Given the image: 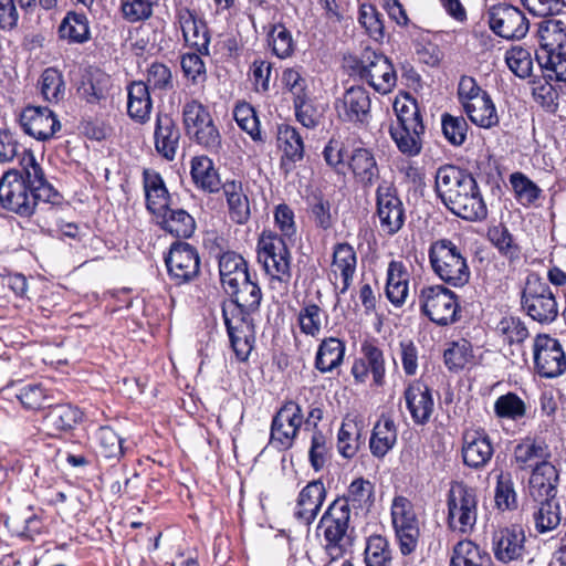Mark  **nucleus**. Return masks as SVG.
Wrapping results in <instances>:
<instances>
[{"label": "nucleus", "instance_id": "obj_1", "mask_svg": "<svg viewBox=\"0 0 566 566\" xmlns=\"http://www.w3.org/2000/svg\"><path fill=\"white\" fill-rule=\"evenodd\" d=\"M230 297L222 302V317L231 347L240 361H247L254 347L255 325L253 315L259 311L262 292L251 274L226 289Z\"/></svg>", "mask_w": 566, "mask_h": 566}, {"label": "nucleus", "instance_id": "obj_2", "mask_svg": "<svg viewBox=\"0 0 566 566\" xmlns=\"http://www.w3.org/2000/svg\"><path fill=\"white\" fill-rule=\"evenodd\" d=\"M21 170L10 169L0 179V206L21 217L33 214L36 205L55 203L60 195L46 180L44 171L30 150L20 159Z\"/></svg>", "mask_w": 566, "mask_h": 566}, {"label": "nucleus", "instance_id": "obj_3", "mask_svg": "<svg viewBox=\"0 0 566 566\" xmlns=\"http://www.w3.org/2000/svg\"><path fill=\"white\" fill-rule=\"evenodd\" d=\"M434 188L446 208L467 221H483L488 207L472 174L453 165L441 166L436 172Z\"/></svg>", "mask_w": 566, "mask_h": 566}, {"label": "nucleus", "instance_id": "obj_4", "mask_svg": "<svg viewBox=\"0 0 566 566\" xmlns=\"http://www.w3.org/2000/svg\"><path fill=\"white\" fill-rule=\"evenodd\" d=\"M536 61L549 78L566 81V22L545 19L538 23Z\"/></svg>", "mask_w": 566, "mask_h": 566}, {"label": "nucleus", "instance_id": "obj_5", "mask_svg": "<svg viewBox=\"0 0 566 566\" xmlns=\"http://www.w3.org/2000/svg\"><path fill=\"white\" fill-rule=\"evenodd\" d=\"M352 510L343 500H334L319 521L323 530L324 549L332 560L342 558L352 546L349 533Z\"/></svg>", "mask_w": 566, "mask_h": 566}, {"label": "nucleus", "instance_id": "obj_6", "mask_svg": "<svg viewBox=\"0 0 566 566\" xmlns=\"http://www.w3.org/2000/svg\"><path fill=\"white\" fill-rule=\"evenodd\" d=\"M521 308L534 322L549 325L558 317L559 306L546 280L536 273L526 276L521 292Z\"/></svg>", "mask_w": 566, "mask_h": 566}, {"label": "nucleus", "instance_id": "obj_7", "mask_svg": "<svg viewBox=\"0 0 566 566\" xmlns=\"http://www.w3.org/2000/svg\"><path fill=\"white\" fill-rule=\"evenodd\" d=\"M429 261L434 274L454 287L464 286L470 280V269L461 249L451 240L441 239L429 248Z\"/></svg>", "mask_w": 566, "mask_h": 566}, {"label": "nucleus", "instance_id": "obj_8", "mask_svg": "<svg viewBox=\"0 0 566 566\" xmlns=\"http://www.w3.org/2000/svg\"><path fill=\"white\" fill-rule=\"evenodd\" d=\"M182 120L185 130L192 140L211 154L220 153L222 148L221 135L205 105L196 99L185 103Z\"/></svg>", "mask_w": 566, "mask_h": 566}, {"label": "nucleus", "instance_id": "obj_9", "mask_svg": "<svg viewBox=\"0 0 566 566\" xmlns=\"http://www.w3.org/2000/svg\"><path fill=\"white\" fill-rule=\"evenodd\" d=\"M448 526L454 532L469 534L478 520V495L475 489L463 482L451 485L448 496Z\"/></svg>", "mask_w": 566, "mask_h": 566}, {"label": "nucleus", "instance_id": "obj_10", "mask_svg": "<svg viewBox=\"0 0 566 566\" xmlns=\"http://www.w3.org/2000/svg\"><path fill=\"white\" fill-rule=\"evenodd\" d=\"M417 302L421 313L439 326H447L458 321V297L454 292L443 285L423 286Z\"/></svg>", "mask_w": 566, "mask_h": 566}, {"label": "nucleus", "instance_id": "obj_11", "mask_svg": "<svg viewBox=\"0 0 566 566\" xmlns=\"http://www.w3.org/2000/svg\"><path fill=\"white\" fill-rule=\"evenodd\" d=\"M355 71L380 94H388L396 86L397 74L390 60L369 48H366L356 61Z\"/></svg>", "mask_w": 566, "mask_h": 566}, {"label": "nucleus", "instance_id": "obj_12", "mask_svg": "<svg viewBox=\"0 0 566 566\" xmlns=\"http://www.w3.org/2000/svg\"><path fill=\"white\" fill-rule=\"evenodd\" d=\"M258 260L265 272L281 282L291 276V254L285 239L277 233L264 230L258 241Z\"/></svg>", "mask_w": 566, "mask_h": 566}, {"label": "nucleus", "instance_id": "obj_13", "mask_svg": "<svg viewBox=\"0 0 566 566\" xmlns=\"http://www.w3.org/2000/svg\"><path fill=\"white\" fill-rule=\"evenodd\" d=\"M303 423L304 415L301 406L293 400L285 401L273 416L270 444L279 451L291 449Z\"/></svg>", "mask_w": 566, "mask_h": 566}, {"label": "nucleus", "instance_id": "obj_14", "mask_svg": "<svg viewBox=\"0 0 566 566\" xmlns=\"http://www.w3.org/2000/svg\"><path fill=\"white\" fill-rule=\"evenodd\" d=\"M391 520L401 554L410 555L418 546L420 531L413 505L407 497L394 499Z\"/></svg>", "mask_w": 566, "mask_h": 566}, {"label": "nucleus", "instance_id": "obj_15", "mask_svg": "<svg viewBox=\"0 0 566 566\" xmlns=\"http://www.w3.org/2000/svg\"><path fill=\"white\" fill-rule=\"evenodd\" d=\"M376 216L380 230L387 235H395L405 224V207L396 187L382 181L376 189Z\"/></svg>", "mask_w": 566, "mask_h": 566}, {"label": "nucleus", "instance_id": "obj_16", "mask_svg": "<svg viewBox=\"0 0 566 566\" xmlns=\"http://www.w3.org/2000/svg\"><path fill=\"white\" fill-rule=\"evenodd\" d=\"M534 365L539 376L555 378L566 370V356L556 338L539 334L534 339Z\"/></svg>", "mask_w": 566, "mask_h": 566}, {"label": "nucleus", "instance_id": "obj_17", "mask_svg": "<svg viewBox=\"0 0 566 566\" xmlns=\"http://www.w3.org/2000/svg\"><path fill=\"white\" fill-rule=\"evenodd\" d=\"M166 265L171 280L176 284L190 282L199 274L200 259L195 247L177 241L171 244Z\"/></svg>", "mask_w": 566, "mask_h": 566}, {"label": "nucleus", "instance_id": "obj_18", "mask_svg": "<svg viewBox=\"0 0 566 566\" xmlns=\"http://www.w3.org/2000/svg\"><path fill=\"white\" fill-rule=\"evenodd\" d=\"M491 30L507 40L522 39L526 35L530 23L525 14L511 4H499L489 11Z\"/></svg>", "mask_w": 566, "mask_h": 566}, {"label": "nucleus", "instance_id": "obj_19", "mask_svg": "<svg viewBox=\"0 0 566 566\" xmlns=\"http://www.w3.org/2000/svg\"><path fill=\"white\" fill-rule=\"evenodd\" d=\"M276 146L281 151L280 170L287 178L305 155L304 142L298 130L287 124L277 126Z\"/></svg>", "mask_w": 566, "mask_h": 566}, {"label": "nucleus", "instance_id": "obj_20", "mask_svg": "<svg viewBox=\"0 0 566 566\" xmlns=\"http://www.w3.org/2000/svg\"><path fill=\"white\" fill-rule=\"evenodd\" d=\"M20 124L25 134L45 142L61 129V123L53 111L45 106H28L20 115Z\"/></svg>", "mask_w": 566, "mask_h": 566}, {"label": "nucleus", "instance_id": "obj_21", "mask_svg": "<svg viewBox=\"0 0 566 566\" xmlns=\"http://www.w3.org/2000/svg\"><path fill=\"white\" fill-rule=\"evenodd\" d=\"M371 99L363 86H352L335 103L338 117L348 123L367 124L370 118Z\"/></svg>", "mask_w": 566, "mask_h": 566}, {"label": "nucleus", "instance_id": "obj_22", "mask_svg": "<svg viewBox=\"0 0 566 566\" xmlns=\"http://www.w3.org/2000/svg\"><path fill=\"white\" fill-rule=\"evenodd\" d=\"M407 409L416 424L423 426L430 421L434 410L432 391L421 380H413L405 389Z\"/></svg>", "mask_w": 566, "mask_h": 566}, {"label": "nucleus", "instance_id": "obj_23", "mask_svg": "<svg viewBox=\"0 0 566 566\" xmlns=\"http://www.w3.org/2000/svg\"><path fill=\"white\" fill-rule=\"evenodd\" d=\"M176 19L187 45L199 54L209 55L210 35L206 23L186 7L177 9Z\"/></svg>", "mask_w": 566, "mask_h": 566}, {"label": "nucleus", "instance_id": "obj_24", "mask_svg": "<svg viewBox=\"0 0 566 566\" xmlns=\"http://www.w3.org/2000/svg\"><path fill=\"white\" fill-rule=\"evenodd\" d=\"M180 129L167 113H158L155 122L154 143L157 153L166 160L172 161L179 149Z\"/></svg>", "mask_w": 566, "mask_h": 566}, {"label": "nucleus", "instance_id": "obj_25", "mask_svg": "<svg viewBox=\"0 0 566 566\" xmlns=\"http://www.w3.org/2000/svg\"><path fill=\"white\" fill-rule=\"evenodd\" d=\"M494 555L502 563L523 559L525 548V534L522 527L513 525L500 530L493 537Z\"/></svg>", "mask_w": 566, "mask_h": 566}, {"label": "nucleus", "instance_id": "obj_26", "mask_svg": "<svg viewBox=\"0 0 566 566\" xmlns=\"http://www.w3.org/2000/svg\"><path fill=\"white\" fill-rule=\"evenodd\" d=\"M326 489L321 480L308 482L300 492L294 516L305 525H310L317 516L326 499Z\"/></svg>", "mask_w": 566, "mask_h": 566}, {"label": "nucleus", "instance_id": "obj_27", "mask_svg": "<svg viewBox=\"0 0 566 566\" xmlns=\"http://www.w3.org/2000/svg\"><path fill=\"white\" fill-rule=\"evenodd\" d=\"M559 474L551 462L537 463L528 480V496L533 501L556 499Z\"/></svg>", "mask_w": 566, "mask_h": 566}, {"label": "nucleus", "instance_id": "obj_28", "mask_svg": "<svg viewBox=\"0 0 566 566\" xmlns=\"http://www.w3.org/2000/svg\"><path fill=\"white\" fill-rule=\"evenodd\" d=\"M348 167L363 189H370L379 179L380 170L371 149L356 147L348 156Z\"/></svg>", "mask_w": 566, "mask_h": 566}, {"label": "nucleus", "instance_id": "obj_29", "mask_svg": "<svg viewBox=\"0 0 566 566\" xmlns=\"http://www.w3.org/2000/svg\"><path fill=\"white\" fill-rule=\"evenodd\" d=\"M143 185L145 190L146 208L155 219L172 206L163 177L151 169H144Z\"/></svg>", "mask_w": 566, "mask_h": 566}, {"label": "nucleus", "instance_id": "obj_30", "mask_svg": "<svg viewBox=\"0 0 566 566\" xmlns=\"http://www.w3.org/2000/svg\"><path fill=\"white\" fill-rule=\"evenodd\" d=\"M493 453L492 442L484 432L465 436L462 447V458L465 465L473 469L483 468L490 462Z\"/></svg>", "mask_w": 566, "mask_h": 566}, {"label": "nucleus", "instance_id": "obj_31", "mask_svg": "<svg viewBox=\"0 0 566 566\" xmlns=\"http://www.w3.org/2000/svg\"><path fill=\"white\" fill-rule=\"evenodd\" d=\"M222 191L231 221L237 224L247 223L251 217V207L242 182L228 180L222 185Z\"/></svg>", "mask_w": 566, "mask_h": 566}, {"label": "nucleus", "instance_id": "obj_32", "mask_svg": "<svg viewBox=\"0 0 566 566\" xmlns=\"http://www.w3.org/2000/svg\"><path fill=\"white\" fill-rule=\"evenodd\" d=\"M410 274L400 261H391L387 269L385 293L388 301L396 307H401L409 294Z\"/></svg>", "mask_w": 566, "mask_h": 566}, {"label": "nucleus", "instance_id": "obj_33", "mask_svg": "<svg viewBox=\"0 0 566 566\" xmlns=\"http://www.w3.org/2000/svg\"><path fill=\"white\" fill-rule=\"evenodd\" d=\"M156 223L176 238H190L196 230L193 217L174 205L156 218Z\"/></svg>", "mask_w": 566, "mask_h": 566}, {"label": "nucleus", "instance_id": "obj_34", "mask_svg": "<svg viewBox=\"0 0 566 566\" xmlns=\"http://www.w3.org/2000/svg\"><path fill=\"white\" fill-rule=\"evenodd\" d=\"M127 95L129 117L139 124L148 122L153 109L148 86L142 81L132 82L127 87Z\"/></svg>", "mask_w": 566, "mask_h": 566}, {"label": "nucleus", "instance_id": "obj_35", "mask_svg": "<svg viewBox=\"0 0 566 566\" xmlns=\"http://www.w3.org/2000/svg\"><path fill=\"white\" fill-rule=\"evenodd\" d=\"M83 419V412L71 403L49 406L44 416V424L54 432H69Z\"/></svg>", "mask_w": 566, "mask_h": 566}, {"label": "nucleus", "instance_id": "obj_36", "mask_svg": "<svg viewBox=\"0 0 566 566\" xmlns=\"http://www.w3.org/2000/svg\"><path fill=\"white\" fill-rule=\"evenodd\" d=\"M356 252L350 244L344 242L334 247L332 270L336 277L339 274L342 279L339 293L344 294L349 289L356 272Z\"/></svg>", "mask_w": 566, "mask_h": 566}, {"label": "nucleus", "instance_id": "obj_37", "mask_svg": "<svg viewBox=\"0 0 566 566\" xmlns=\"http://www.w3.org/2000/svg\"><path fill=\"white\" fill-rule=\"evenodd\" d=\"M363 422L346 416L337 433V450L345 459H352L363 444Z\"/></svg>", "mask_w": 566, "mask_h": 566}, {"label": "nucleus", "instance_id": "obj_38", "mask_svg": "<svg viewBox=\"0 0 566 566\" xmlns=\"http://www.w3.org/2000/svg\"><path fill=\"white\" fill-rule=\"evenodd\" d=\"M397 442V428L389 417H381L374 426L369 449L374 457L384 458Z\"/></svg>", "mask_w": 566, "mask_h": 566}, {"label": "nucleus", "instance_id": "obj_39", "mask_svg": "<svg viewBox=\"0 0 566 566\" xmlns=\"http://www.w3.org/2000/svg\"><path fill=\"white\" fill-rule=\"evenodd\" d=\"M552 453L544 440L526 438L514 448V459L521 468L548 462Z\"/></svg>", "mask_w": 566, "mask_h": 566}, {"label": "nucleus", "instance_id": "obj_40", "mask_svg": "<svg viewBox=\"0 0 566 566\" xmlns=\"http://www.w3.org/2000/svg\"><path fill=\"white\" fill-rule=\"evenodd\" d=\"M450 566H494L488 552L472 541L458 542L452 551Z\"/></svg>", "mask_w": 566, "mask_h": 566}, {"label": "nucleus", "instance_id": "obj_41", "mask_svg": "<svg viewBox=\"0 0 566 566\" xmlns=\"http://www.w3.org/2000/svg\"><path fill=\"white\" fill-rule=\"evenodd\" d=\"M463 109L469 119L481 128H492L499 124V115L495 105L489 94L468 103Z\"/></svg>", "mask_w": 566, "mask_h": 566}, {"label": "nucleus", "instance_id": "obj_42", "mask_svg": "<svg viewBox=\"0 0 566 566\" xmlns=\"http://www.w3.org/2000/svg\"><path fill=\"white\" fill-rule=\"evenodd\" d=\"M424 130V126H391L390 136L400 153L408 157H415L421 153Z\"/></svg>", "mask_w": 566, "mask_h": 566}, {"label": "nucleus", "instance_id": "obj_43", "mask_svg": "<svg viewBox=\"0 0 566 566\" xmlns=\"http://www.w3.org/2000/svg\"><path fill=\"white\" fill-rule=\"evenodd\" d=\"M345 344L335 337H328L322 340L318 346L315 367L321 373H329L337 368L344 359Z\"/></svg>", "mask_w": 566, "mask_h": 566}, {"label": "nucleus", "instance_id": "obj_44", "mask_svg": "<svg viewBox=\"0 0 566 566\" xmlns=\"http://www.w3.org/2000/svg\"><path fill=\"white\" fill-rule=\"evenodd\" d=\"M59 35L69 43H84L90 40L88 20L84 13L70 11L59 27Z\"/></svg>", "mask_w": 566, "mask_h": 566}, {"label": "nucleus", "instance_id": "obj_45", "mask_svg": "<svg viewBox=\"0 0 566 566\" xmlns=\"http://www.w3.org/2000/svg\"><path fill=\"white\" fill-rule=\"evenodd\" d=\"M191 177L196 186L205 191L217 192L220 189L219 174L214 169L212 160L207 156L192 159Z\"/></svg>", "mask_w": 566, "mask_h": 566}, {"label": "nucleus", "instance_id": "obj_46", "mask_svg": "<svg viewBox=\"0 0 566 566\" xmlns=\"http://www.w3.org/2000/svg\"><path fill=\"white\" fill-rule=\"evenodd\" d=\"M219 273L223 289L244 277V275L250 274L247 261L240 254L232 251L221 254L219 259Z\"/></svg>", "mask_w": 566, "mask_h": 566}, {"label": "nucleus", "instance_id": "obj_47", "mask_svg": "<svg viewBox=\"0 0 566 566\" xmlns=\"http://www.w3.org/2000/svg\"><path fill=\"white\" fill-rule=\"evenodd\" d=\"M535 527L539 533H546L556 528L560 523V507L556 499L534 501Z\"/></svg>", "mask_w": 566, "mask_h": 566}, {"label": "nucleus", "instance_id": "obj_48", "mask_svg": "<svg viewBox=\"0 0 566 566\" xmlns=\"http://www.w3.org/2000/svg\"><path fill=\"white\" fill-rule=\"evenodd\" d=\"M374 485L363 479H355L348 486L347 493L336 500H343L347 507L352 510H368L373 503Z\"/></svg>", "mask_w": 566, "mask_h": 566}, {"label": "nucleus", "instance_id": "obj_49", "mask_svg": "<svg viewBox=\"0 0 566 566\" xmlns=\"http://www.w3.org/2000/svg\"><path fill=\"white\" fill-rule=\"evenodd\" d=\"M360 353L367 364L369 373L373 376L374 385L382 387L386 382V361L384 352L373 342H364Z\"/></svg>", "mask_w": 566, "mask_h": 566}, {"label": "nucleus", "instance_id": "obj_50", "mask_svg": "<svg viewBox=\"0 0 566 566\" xmlns=\"http://www.w3.org/2000/svg\"><path fill=\"white\" fill-rule=\"evenodd\" d=\"M515 199L523 206L530 207L541 197L542 189L523 172H513L510 176Z\"/></svg>", "mask_w": 566, "mask_h": 566}, {"label": "nucleus", "instance_id": "obj_51", "mask_svg": "<svg viewBox=\"0 0 566 566\" xmlns=\"http://www.w3.org/2000/svg\"><path fill=\"white\" fill-rule=\"evenodd\" d=\"M97 452L105 459H119L123 454L122 438L108 426H103L95 432Z\"/></svg>", "mask_w": 566, "mask_h": 566}, {"label": "nucleus", "instance_id": "obj_52", "mask_svg": "<svg viewBox=\"0 0 566 566\" xmlns=\"http://www.w3.org/2000/svg\"><path fill=\"white\" fill-rule=\"evenodd\" d=\"M394 111L397 116L396 126H424L418 103L410 95L407 94L402 98H396Z\"/></svg>", "mask_w": 566, "mask_h": 566}, {"label": "nucleus", "instance_id": "obj_53", "mask_svg": "<svg viewBox=\"0 0 566 566\" xmlns=\"http://www.w3.org/2000/svg\"><path fill=\"white\" fill-rule=\"evenodd\" d=\"M366 566H391V551L384 536H370L364 553Z\"/></svg>", "mask_w": 566, "mask_h": 566}, {"label": "nucleus", "instance_id": "obj_54", "mask_svg": "<svg viewBox=\"0 0 566 566\" xmlns=\"http://www.w3.org/2000/svg\"><path fill=\"white\" fill-rule=\"evenodd\" d=\"M40 88L45 101L57 103L63 98L65 91L62 74L56 69H45L41 75Z\"/></svg>", "mask_w": 566, "mask_h": 566}, {"label": "nucleus", "instance_id": "obj_55", "mask_svg": "<svg viewBox=\"0 0 566 566\" xmlns=\"http://www.w3.org/2000/svg\"><path fill=\"white\" fill-rule=\"evenodd\" d=\"M233 117L238 126L249 134L254 142H263L256 112L250 104H238L233 111Z\"/></svg>", "mask_w": 566, "mask_h": 566}, {"label": "nucleus", "instance_id": "obj_56", "mask_svg": "<svg viewBox=\"0 0 566 566\" xmlns=\"http://www.w3.org/2000/svg\"><path fill=\"white\" fill-rule=\"evenodd\" d=\"M488 237L501 254L510 259L518 258L520 247L515 243L512 233L505 226L499 224L490 228Z\"/></svg>", "mask_w": 566, "mask_h": 566}, {"label": "nucleus", "instance_id": "obj_57", "mask_svg": "<svg viewBox=\"0 0 566 566\" xmlns=\"http://www.w3.org/2000/svg\"><path fill=\"white\" fill-rule=\"evenodd\" d=\"M509 69L518 77L526 78L532 74L533 60L531 52L522 46H513L505 53Z\"/></svg>", "mask_w": 566, "mask_h": 566}, {"label": "nucleus", "instance_id": "obj_58", "mask_svg": "<svg viewBox=\"0 0 566 566\" xmlns=\"http://www.w3.org/2000/svg\"><path fill=\"white\" fill-rule=\"evenodd\" d=\"M494 412L499 418L517 420L524 417L526 407L517 395L507 392L495 400Z\"/></svg>", "mask_w": 566, "mask_h": 566}, {"label": "nucleus", "instance_id": "obj_59", "mask_svg": "<svg viewBox=\"0 0 566 566\" xmlns=\"http://www.w3.org/2000/svg\"><path fill=\"white\" fill-rule=\"evenodd\" d=\"M495 505L499 510H512L516 507V493L510 473L501 472L496 479Z\"/></svg>", "mask_w": 566, "mask_h": 566}, {"label": "nucleus", "instance_id": "obj_60", "mask_svg": "<svg viewBox=\"0 0 566 566\" xmlns=\"http://www.w3.org/2000/svg\"><path fill=\"white\" fill-rule=\"evenodd\" d=\"M359 23L365 28L368 35L375 41H381L385 36V27L381 14L371 4H361L359 8Z\"/></svg>", "mask_w": 566, "mask_h": 566}, {"label": "nucleus", "instance_id": "obj_61", "mask_svg": "<svg viewBox=\"0 0 566 566\" xmlns=\"http://www.w3.org/2000/svg\"><path fill=\"white\" fill-rule=\"evenodd\" d=\"M269 39L273 53L277 57L285 59L293 53L294 41L292 33L282 23L272 25L269 32Z\"/></svg>", "mask_w": 566, "mask_h": 566}, {"label": "nucleus", "instance_id": "obj_62", "mask_svg": "<svg viewBox=\"0 0 566 566\" xmlns=\"http://www.w3.org/2000/svg\"><path fill=\"white\" fill-rule=\"evenodd\" d=\"M442 133L453 146H461L467 139L468 124L462 116L443 114L441 118Z\"/></svg>", "mask_w": 566, "mask_h": 566}, {"label": "nucleus", "instance_id": "obj_63", "mask_svg": "<svg viewBox=\"0 0 566 566\" xmlns=\"http://www.w3.org/2000/svg\"><path fill=\"white\" fill-rule=\"evenodd\" d=\"M322 308L315 303H305L298 313L301 332L305 335L316 336L322 328Z\"/></svg>", "mask_w": 566, "mask_h": 566}, {"label": "nucleus", "instance_id": "obj_64", "mask_svg": "<svg viewBox=\"0 0 566 566\" xmlns=\"http://www.w3.org/2000/svg\"><path fill=\"white\" fill-rule=\"evenodd\" d=\"M296 119L306 128L316 127L322 118V112L310 101L308 96L293 101Z\"/></svg>", "mask_w": 566, "mask_h": 566}]
</instances>
